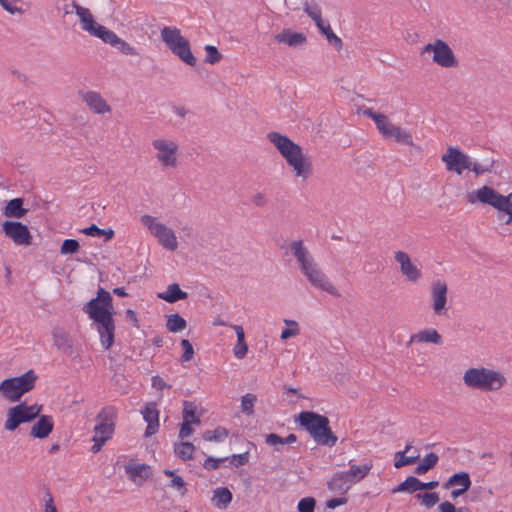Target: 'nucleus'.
<instances>
[{"instance_id": "f257e3e1", "label": "nucleus", "mask_w": 512, "mask_h": 512, "mask_svg": "<svg viewBox=\"0 0 512 512\" xmlns=\"http://www.w3.org/2000/svg\"><path fill=\"white\" fill-rule=\"evenodd\" d=\"M83 311L93 321L102 348L109 350L114 343L116 328L113 319L115 310L111 294L100 287L97 296L83 306Z\"/></svg>"}, {"instance_id": "f03ea898", "label": "nucleus", "mask_w": 512, "mask_h": 512, "mask_svg": "<svg viewBox=\"0 0 512 512\" xmlns=\"http://www.w3.org/2000/svg\"><path fill=\"white\" fill-rule=\"evenodd\" d=\"M266 137L286 160L296 177L303 180H307L310 177L313 170L312 162L310 158L303 153V149L300 145L292 141L288 136L276 131L269 132Z\"/></svg>"}, {"instance_id": "7ed1b4c3", "label": "nucleus", "mask_w": 512, "mask_h": 512, "mask_svg": "<svg viewBox=\"0 0 512 512\" xmlns=\"http://www.w3.org/2000/svg\"><path fill=\"white\" fill-rule=\"evenodd\" d=\"M77 16L81 22L82 30L90 35L101 39L104 43L111 45L120 53L129 56H138V50L117 36L115 32L95 21L89 9L80 6L75 1L72 2Z\"/></svg>"}, {"instance_id": "20e7f679", "label": "nucleus", "mask_w": 512, "mask_h": 512, "mask_svg": "<svg viewBox=\"0 0 512 512\" xmlns=\"http://www.w3.org/2000/svg\"><path fill=\"white\" fill-rule=\"evenodd\" d=\"M296 421L321 446L333 447L337 443V436L330 428L329 419L322 414L313 411H302Z\"/></svg>"}, {"instance_id": "39448f33", "label": "nucleus", "mask_w": 512, "mask_h": 512, "mask_svg": "<svg viewBox=\"0 0 512 512\" xmlns=\"http://www.w3.org/2000/svg\"><path fill=\"white\" fill-rule=\"evenodd\" d=\"M463 383L469 389L492 392L500 390L506 384V378L498 370L479 366L464 372Z\"/></svg>"}, {"instance_id": "423d86ee", "label": "nucleus", "mask_w": 512, "mask_h": 512, "mask_svg": "<svg viewBox=\"0 0 512 512\" xmlns=\"http://www.w3.org/2000/svg\"><path fill=\"white\" fill-rule=\"evenodd\" d=\"M467 201L471 204L480 202L492 206L498 211V218L505 224L512 222V192L504 196L492 187L483 186L467 194Z\"/></svg>"}, {"instance_id": "0eeeda50", "label": "nucleus", "mask_w": 512, "mask_h": 512, "mask_svg": "<svg viewBox=\"0 0 512 512\" xmlns=\"http://www.w3.org/2000/svg\"><path fill=\"white\" fill-rule=\"evenodd\" d=\"M37 378L33 369L21 376L6 378L0 382V394L11 403L19 402L25 393L34 389Z\"/></svg>"}, {"instance_id": "6e6552de", "label": "nucleus", "mask_w": 512, "mask_h": 512, "mask_svg": "<svg viewBox=\"0 0 512 512\" xmlns=\"http://www.w3.org/2000/svg\"><path fill=\"white\" fill-rule=\"evenodd\" d=\"M161 39L171 52L189 66H195L196 58L191 52L189 41L177 27L165 26L161 29Z\"/></svg>"}, {"instance_id": "1a4fd4ad", "label": "nucleus", "mask_w": 512, "mask_h": 512, "mask_svg": "<svg viewBox=\"0 0 512 512\" xmlns=\"http://www.w3.org/2000/svg\"><path fill=\"white\" fill-rule=\"evenodd\" d=\"M41 410V405H28L26 402L10 407L7 410L4 429L10 432L15 431L21 424L35 420L40 415Z\"/></svg>"}, {"instance_id": "9d476101", "label": "nucleus", "mask_w": 512, "mask_h": 512, "mask_svg": "<svg viewBox=\"0 0 512 512\" xmlns=\"http://www.w3.org/2000/svg\"><path fill=\"white\" fill-rule=\"evenodd\" d=\"M141 223L147 227L150 233L158 239V242L167 250L175 251L178 242L174 231L165 224L159 222L156 217L151 215L141 216Z\"/></svg>"}, {"instance_id": "9b49d317", "label": "nucleus", "mask_w": 512, "mask_h": 512, "mask_svg": "<svg viewBox=\"0 0 512 512\" xmlns=\"http://www.w3.org/2000/svg\"><path fill=\"white\" fill-rule=\"evenodd\" d=\"M155 158L162 168H175L178 164V144L171 139L159 138L152 141Z\"/></svg>"}, {"instance_id": "f8f14e48", "label": "nucleus", "mask_w": 512, "mask_h": 512, "mask_svg": "<svg viewBox=\"0 0 512 512\" xmlns=\"http://www.w3.org/2000/svg\"><path fill=\"white\" fill-rule=\"evenodd\" d=\"M307 278L310 285L320 291L326 292L329 295L339 297V290L335 287L329 277L322 271L318 264L314 261L301 271Z\"/></svg>"}, {"instance_id": "ddd939ff", "label": "nucleus", "mask_w": 512, "mask_h": 512, "mask_svg": "<svg viewBox=\"0 0 512 512\" xmlns=\"http://www.w3.org/2000/svg\"><path fill=\"white\" fill-rule=\"evenodd\" d=\"M423 52H433V61L441 67L457 66V60L452 49L443 40L436 39L434 42L426 44L423 47Z\"/></svg>"}, {"instance_id": "4468645a", "label": "nucleus", "mask_w": 512, "mask_h": 512, "mask_svg": "<svg viewBox=\"0 0 512 512\" xmlns=\"http://www.w3.org/2000/svg\"><path fill=\"white\" fill-rule=\"evenodd\" d=\"M430 298L433 313L439 317L446 316L448 312V286L444 281L436 280L432 282Z\"/></svg>"}, {"instance_id": "2eb2a0df", "label": "nucleus", "mask_w": 512, "mask_h": 512, "mask_svg": "<svg viewBox=\"0 0 512 512\" xmlns=\"http://www.w3.org/2000/svg\"><path fill=\"white\" fill-rule=\"evenodd\" d=\"M446 169L461 175L464 170L470 168V157L457 147H449L441 157Z\"/></svg>"}, {"instance_id": "dca6fc26", "label": "nucleus", "mask_w": 512, "mask_h": 512, "mask_svg": "<svg viewBox=\"0 0 512 512\" xmlns=\"http://www.w3.org/2000/svg\"><path fill=\"white\" fill-rule=\"evenodd\" d=\"M114 409L112 407L103 408L97 418L101 420L94 428L93 438H98L101 443H105L112 438L114 434L115 424L113 422Z\"/></svg>"}, {"instance_id": "f3484780", "label": "nucleus", "mask_w": 512, "mask_h": 512, "mask_svg": "<svg viewBox=\"0 0 512 512\" xmlns=\"http://www.w3.org/2000/svg\"><path fill=\"white\" fill-rule=\"evenodd\" d=\"M5 236L11 239L16 245H29L31 234L28 227L18 221L6 220L2 224Z\"/></svg>"}, {"instance_id": "a211bd4d", "label": "nucleus", "mask_w": 512, "mask_h": 512, "mask_svg": "<svg viewBox=\"0 0 512 512\" xmlns=\"http://www.w3.org/2000/svg\"><path fill=\"white\" fill-rule=\"evenodd\" d=\"M79 96L81 100L89 107L95 114H106L111 112V106L97 91H80Z\"/></svg>"}, {"instance_id": "6ab92c4d", "label": "nucleus", "mask_w": 512, "mask_h": 512, "mask_svg": "<svg viewBox=\"0 0 512 512\" xmlns=\"http://www.w3.org/2000/svg\"><path fill=\"white\" fill-rule=\"evenodd\" d=\"M396 262L400 265L401 273L410 282H417L422 277L421 270L411 261L410 256L404 251H396L394 254Z\"/></svg>"}, {"instance_id": "aec40b11", "label": "nucleus", "mask_w": 512, "mask_h": 512, "mask_svg": "<svg viewBox=\"0 0 512 512\" xmlns=\"http://www.w3.org/2000/svg\"><path fill=\"white\" fill-rule=\"evenodd\" d=\"M147 427L144 432L145 437L156 434L159 430V410L155 402L146 403L140 410Z\"/></svg>"}, {"instance_id": "412c9836", "label": "nucleus", "mask_w": 512, "mask_h": 512, "mask_svg": "<svg viewBox=\"0 0 512 512\" xmlns=\"http://www.w3.org/2000/svg\"><path fill=\"white\" fill-rule=\"evenodd\" d=\"M128 478L136 485H142L152 476V469L145 463H128L124 466Z\"/></svg>"}, {"instance_id": "4be33fe9", "label": "nucleus", "mask_w": 512, "mask_h": 512, "mask_svg": "<svg viewBox=\"0 0 512 512\" xmlns=\"http://www.w3.org/2000/svg\"><path fill=\"white\" fill-rule=\"evenodd\" d=\"M360 112L374 121L376 128L384 138L389 137V134L395 125L392 124L386 115L375 112L371 108L367 107L361 108Z\"/></svg>"}, {"instance_id": "5701e85b", "label": "nucleus", "mask_w": 512, "mask_h": 512, "mask_svg": "<svg viewBox=\"0 0 512 512\" xmlns=\"http://www.w3.org/2000/svg\"><path fill=\"white\" fill-rule=\"evenodd\" d=\"M277 43L285 44L291 48L303 46L307 42V36L303 32H297L290 28L283 29L274 35Z\"/></svg>"}, {"instance_id": "b1692460", "label": "nucleus", "mask_w": 512, "mask_h": 512, "mask_svg": "<svg viewBox=\"0 0 512 512\" xmlns=\"http://www.w3.org/2000/svg\"><path fill=\"white\" fill-rule=\"evenodd\" d=\"M289 249L291 254L297 260L301 271L314 262L312 255L304 246L302 240H294L290 242Z\"/></svg>"}, {"instance_id": "393cba45", "label": "nucleus", "mask_w": 512, "mask_h": 512, "mask_svg": "<svg viewBox=\"0 0 512 512\" xmlns=\"http://www.w3.org/2000/svg\"><path fill=\"white\" fill-rule=\"evenodd\" d=\"M37 418L38 420L31 427L30 434L34 438H46L53 431V418L50 415H41Z\"/></svg>"}, {"instance_id": "a878e982", "label": "nucleus", "mask_w": 512, "mask_h": 512, "mask_svg": "<svg viewBox=\"0 0 512 512\" xmlns=\"http://www.w3.org/2000/svg\"><path fill=\"white\" fill-rule=\"evenodd\" d=\"M352 486L353 484L342 471L334 473L327 482V488L329 491L341 495L346 494Z\"/></svg>"}, {"instance_id": "bb28decb", "label": "nucleus", "mask_w": 512, "mask_h": 512, "mask_svg": "<svg viewBox=\"0 0 512 512\" xmlns=\"http://www.w3.org/2000/svg\"><path fill=\"white\" fill-rule=\"evenodd\" d=\"M373 467L372 462H366L362 465L351 464L349 462V469L347 471H342L346 474L347 478L354 485L364 479L371 471Z\"/></svg>"}, {"instance_id": "cd10ccee", "label": "nucleus", "mask_w": 512, "mask_h": 512, "mask_svg": "<svg viewBox=\"0 0 512 512\" xmlns=\"http://www.w3.org/2000/svg\"><path fill=\"white\" fill-rule=\"evenodd\" d=\"M410 343H432L436 345L442 344V337L438 331L434 328H425L419 332L412 334L410 337Z\"/></svg>"}, {"instance_id": "c85d7f7f", "label": "nucleus", "mask_w": 512, "mask_h": 512, "mask_svg": "<svg viewBox=\"0 0 512 512\" xmlns=\"http://www.w3.org/2000/svg\"><path fill=\"white\" fill-rule=\"evenodd\" d=\"M157 297L168 303H175L179 300L187 299L188 294L187 292L181 290L177 283H173L168 285L164 292L158 293Z\"/></svg>"}, {"instance_id": "c756f323", "label": "nucleus", "mask_w": 512, "mask_h": 512, "mask_svg": "<svg viewBox=\"0 0 512 512\" xmlns=\"http://www.w3.org/2000/svg\"><path fill=\"white\" fill-rule=\"evenodd\" d=\"M233 495L226 487H219L214 490L212 502L216 508L225 509L232 501Z\"/></svg>"}, {"instance_id": "7c9ffc66", "label": "nucleus", "mask_w": 512, "mask_h": 512, "mask_svg": "<svg viewBox=\"0 0 512 512\" xmlns=\"http://www.w3.org/2000/svg\"><path fill=\"white\" fill-rule=\"evenodd\" d=\"M454 486L468 490L471 486V479L469 474L467 472L455 473L452 476H450L443 485V487L446 489H449Z\"/></svg>"}, {"instance_id": "2f4dec72", "label": "nucleus", "mask_w": 512, "mask_h": 512, "mask_svg": "<svg viewBox=\"0 0 512 512\" xmlns=\"http://www.w3.org/2000/svg\"><path fill=\"white\" fill-rule=\"evenodd\" d=\"M233 329L237 335V343L233 348V353L237 359H243L248 352V345L245 341V333L240 325H233Z\"/></svg>"}, {"instance_id": "473e14b6", "label": "nucleus", "mask_w": 512, "mask_h": 512, "mask_svg": "<svg viewBox=\"0 0 512 512\" xmlns=\"http://www.w3.org/2000/svg\"><path fill=\"white\" fill-rule=\"evenodd\" d=\"M27 213V209L23 208V199L22 198H14L10 200L4 210L3 214L6 217L12 218H21Z\"/></svg>"}, {"instance_id": "72a5a7b5", "label": "nucleus", "mask_w": 512, "mask_h": 512, "mask_svg": "<svg viewBox=\"0 0 512 512\" xmlns=\"http://www.w3.org/2000/svg\"><path fill=\"white\" fill-rule=\"evenodd\" d=\"M319 31L326 36L327 41L332 44L337 50H341L343 46V42L340 37H338L332 30L330 24L326 21L317 25Z\"/></svg>"}, {"instance_id": "f704fd0d", "label": "nucleus", "mask_w": 512, "mask_h": 512, "mask_svg": "<svg viewBox=\"0 0 512 512\" xmlns=\"http://www.w3.org/2000/svg\"><path fill=\"white\" fill-rule=\"evenodd\" d=\"M388 138L394 139L396 142L401 144L413 146V138L411 133L408 130L399 126H394Z\"/></svg>"}, {"instance_id": "c9c22d12", "label": "nucleus", "mask_w": 512, "mask_h": 512, "mask_svg": "<svg viewBox=\"0 0 512 512\" xmlns=\"http://www.w3.org/2000/svg\"><path fill=\"white\" fill-rule=\"evenodd\" d=\"M422 481H420L415 476H408L402 483H400L397 488H395L394 492H409L414 493L418 490H421Z\"/></svg>"}, {"instance_id": "e433bc0d", "label": "nucleus", "mask_w": 512, "mask_h": 512, "mask_svg": "<svg viewBox=\"0 0 512 512\" xmlns=\"http://www.w3.org/2000/svg\"><path fill=\"white\" fill-rule=\"evenodd\" d=\"M195 446L191 442H180L174 445V452L183 461L193 458Z\"/></svg>"}, {"instance_id": "4c0bfd02", "label": "nucleus", "mask_w": 512, "mask_h": 512, "mask_svg": "<svg viewBox=\"0 0 512 512\" xmlns=\"http://www.w3.org/2000/svg\"><path fill=\"white\" fill-rule=\"evenodd\" d=\"M52 337L58 349H69L72 347L69 337L63 328L55 327L52 330Z\"/></svg>"}, {"instance_id": "58836bf2", "label": "nucleus", "mask_w": 512, "mask_h": 512, "mask_svg": "<svg viewBox=\"0 0 512 512\" xmlns=\"http://www.w3.org/2000/svg\"><path fill=\"white\" fill-rule=\"evenodd\" d=\"M439 460V457L436 453L430 452L423 458L422 462L415 468V474L423 475L428 470L433 468Z\"/></svg>"}, {"instance_id": "ea45409f", "label": "nucleus", "mask_w": 512, "mask_h": 512, "mask_svg": "<svg viewBox=\"0 0 512 512\" xmlns=\"http://www.w3.org/2000/svg\"><path fill=\"white\" fill-rule=\"evenodd\" d=\"M303 10L315 22L316 26L324 22L322 19V10L316 2H305L303 4Z\"/></svg>"}, {"instance_id": "a19ab883", "label": "nucleus", "mask_w": 512, "mask_h": 512, "mask_svg": "<svg viewBox=\"0 0 512 512\" xmlns=\"http://www.w3.org/2000/svg\"><path fill=\"white\" fill-rule=\"evenodd\" d=\"M186 320L178 313L171 314L167 317L166 327L170 332L176 333L186 328Z\"/></svg>"}, {"instance_id": "79ce46f5", "label": "nucleus", "mask_w": 512, "mask_h": 512, "mask_svg": "<svg viewBox=\"0 0 512 512\" xmlns=\"http://www.w3.org/2000/svg\"><path fill=\"white\" fill-rule=\"evenodd\" d=\"M229 435V431L223 427L218 426L214 430H208L203 434V439L209 442H223Z\"/></svg>"}, {"instance_id": "37998d69", "label": "nucleus", "mask_w": 512, "mask_h": 512, "mask_svg": "<svg viewBox=\"0 0 512 512\" xmlns=\"http://www.w3.org/2000/svg\"><path fill=\"white\" fill-rule=\"evenodd\" d=\"M183 406V421H188L193 424L199 425L200 419L196 415V405L193 402L185 401Z\"/></svg>"}, {"instance_id": "c03bdc74", "label": "nucleus", "mask_w": 512, "mask_h": 512, "mask_svg": "<svg viewBox=\"0 0 512 512\" xmlns=\"http://www.w3.org/2000/svg\"><path fill=\"white\" fill-rule=\"evenodd\" d=\"M284 323L287 325L281 332V340H287L291 337H295L300 333L299 324L295 320L284 319Z\"/></svg>"}, {"instance_id": "a18cd8bd", "label": "nucleus", "mask_w": 512, "mask_h": 512, "mask_svg": "<svg viewBox=\"0 0 512 512\" xmlns=\"http://www.w3.org/2000/svg\"><path fill=\"white\" fill-rule=\"evenodd\" d=\"M493 165H494V161L493 160H486L483 163H479L477 161H472L470 159V168H468V169L472 170L475 173L476 176H480V175H483L485 173L491 172L492 168H493Z\"/></svg>"}, {"instance_id": "49530a36", "label": "nucleus", "mask_w": 512, "mask_h": 512, "mask_svg": "<svg viewBox=\"0 0 512 512\" xmlns=\"http://www.w3.org/2000/svg\"><path fill=\"white\" fill-rule=\"evenodd\" d=\"M419 457H420L419 454L406 456V454H404V452L398 451L395 453L394 467L401 468V467H404L407 465L414 464L419 459Z\"/></svg>"}, {"instance_id": "de8ad7c7", "label": "nucleus", "mask_w": 512, "mask_h": 512, "mask_svg": "<svg viewBox=\"0 0 512 512\" xmlns=\"http://www.w3.org/2000/svg\"><path fill=\"white\" fill-rule=\"evenodd\" d=\"M257 401L256 395L252 393H247L246 395L242 396L241 399V409L242 412L246 415L250 416L254 413V405Z\"/></svg>"}, {"instance_id": "09e8293b", "label": "nucleus", "mask_w": 512, "mask_h": 512, "mask_svg": "<svg viewBox=\"0 0 512 512\" xmlns=\"http://www.w3.org/2000/svg\"><path fill=\"white\" fill-rule=\"evenodd\" d=\"M316 500L313 497L302 498L297 505L298 512H314Z\"/></svg>"}, {"instance_id": "8fccbe9b", "label": "nucleus", "mask_w": 512, "mask_h": 512, "mask_svg": "<svg viewBox=\"0 0 512 512\" xmlns=\"http://www.w3.org/2000/svg\"><path fill=\"white\" fill-rule=\"evenodd\" d=\"M228 457L215 458L213 456H208L203 462V468L208 471L216 470L220 467V464L228 461Z\"/></svg>"}, {"instance_id": "3c124183", "label": "nucleus", "mask_w": 512, "mask_h": 512, "mask_svg": "<svg viewBox=\"0 0 512 512\" xmlns=\"http://www.w3.org/2000/svg\"><path fill=\"white\" fill-rule=\"evenodd\" d=\"M265 443L271 447H274L275 451L279 452L281 449L279 446L285 445L284 438L276 433H270L265 435Z\"/></svg>"}, {"instance_id": "603ef678", "label": "nucleus", "mask_w": 512, "mask_h": 512, "mask_svg": "<svg viewBox=\"0 0 512 512\" xmlns=\"http://www.w3.org/2000/svg\"><path fill=\"white\" fill-rule=\"evenodd\" d=\"M80 245L75 239H65L61 245V254H72L78 251Z\"/></svg>"}, {"instance_id": "864d4df0", "label": "nucleus", "mask_w": 512, "mask_h": 512, "mask_svg": "<svg viewBox=\"0 0 512 512\" xmlns=\"http://www.w3.org/2000/svg\"><path fill=\"white\" fill-rule=\"evenodd\" d=\"M205 51H206L205 62H207L209 64H215L220 61L221 54L219 53V51L217 50V48L215 46L206 45Z\"/></svg>"}, {"instance_id": "5fc2aeb1", "label": "nucleus", "mask_w": 512, "mask_h": 512, "mask_svg": "<svg viewBox=\"0 0 512 512\" xmlns=\"http://www.w3.org/2000/svg\"><path fill=\"white\" fill-rule=\"evenodd\" d=\"M417 496L422 499V504L428 508L433 507L439 501V495L436 492H426Z\"/></svg>"}, {"instance_id": "6e6d98bb", "label": "nucleus", "mask_w": 512, "mask_h": 512, "mask_svg": "<svg viewBox=\"0 0 512 512\" xmlns=\"http://www.w3.org/2000/svg\"><path fill=\"white\" fill-rule=\"evenodd\" d=\"M231 465L235 467L246 465L249 462V452H244L240 454H233L228 457Z\"/></svg>"}, {"instance_id": "4d7b16f0", "label": "nucleus", "mask_w": 512, "mask_h": 512, "mask_svg": "<svg viewBox=\"0 0 512 512\" xmlns=\"http://www.w3.org/2000/svg\"><path fill=\"white\" fill-rule=\"evenodd\" d=\"M181 346L183 347V355L181 357L182 362H188L193 358L194 350L193 346L187 339H182Z\"/></svg>"}, {"instance_id": "13d9d810", "label": "nucleus", "mask_w": 512, "mask_h": 512, "mask_svg": "<svg viewBox=\"0 0 512 512\" xmlns=\"http://www.w3.org/2000/svg\"><path fill=\"white\" fill-rule=\"evenodd\" d=\"M440 512H472L468 507L456 508L452 503L445 501L442 502L438 507Z\"/></svg>"}, {"instance_id": "bf43d9fd", "label": "nucleus", "mask_w": 512, "mask_h": 512, "mask_svg": "<svg viewBox=\"0 0 512 512\" xmlns=\"http://www.w3.org/2000/svg\"><path fill=\"white\" fill-rule=\"evenodd\" d=\"M168 486L177 489L181 495H185L187 492L186 483L179 475L174 476Z\"/></svg>"}, {"instance_id": "052dcab7", "label": "nucleus", "mask_w": 512, "mask_h": 512, "mask_svg": "<svg viewBox=\"0 0 512 512\" xmlns=\"http://www.w3.org/2000/svg\"><path fill=\"white\" fill-rule=\"evenodd\" d=\"M0 5L4 10H6L10 14L22 13V9L15 5V0H0Z\"/></svg>"}, {"instance_id": "680f3d73", "label": "nucleus", "mask_w": 512, "mask_h": 512, "mask_svg": "<svg viewBox=\"0 0 512 512\" xmlns=\"http://www.w3.org/2000/svg\"><path fill=\"white\" fill-rule=\"evenodd\" d=\"M82 233L92 237H102L105 233V229L99 228L97 225L92 224L82 230Z\"/></svg>"}, {"instance_id": "e2e57ef3", "label": "nucleus", "mask_w": 512, "mask_h": 512, "mask_svg": "<svg viewBox=\"0 0 512 512\" xmlns=\"http://www.w3.org/2000/svg\"><path fill=\"white\" fill-rule=\"evenodd\" d=\"M191 422L183 421L179 431V437L181 439L189 437L193 433V428L191 427Z\"/></svg>"}, {"instance_id": "0e129e2a", "label": "nucleus", "mask_w": 512, "mask_h": 512, "mask_svg": "<svg viewBox=\"0 0 512 512\" xmlns=\"http://www.w3.org/2000/svg\"><path fill=\"white\" fill-rule=\"evenodd\" d=\"M151 385L156 390H163L165 388H169L170 386L163 380L162 377L156 375L151 378Z\"/></svg>"}, {"instance_id": "69168bd1", "label": "nucleus", "mask_w": 512, "mask_h": 512, "mask_svg": "<svg viewBox=\"0 0 512 512\" xmlns=\"http://www.w3.org/2000/svg\"><path fill=\"white\" fill-rule=\"evenodd\" d=\"M252 203L257 206V207H263L265 206L267 203H268V198L266 197V195L262 192H257L253 197H252Z\"/></svg>"}, {"instance_id": "338daca9", "label": "nucleus", "mask_w": 512, "mask_h": 512, "mask_svg": "<svg viewBox=\"0 0 512 512\" xmlns=\"http://www.w3.org/2000/svg\"><path fill=\"white\" fill-rule=\"evenodd\" d=\"M348 501V499L346 497H337V498H332V499H329L327 502H326V506L327 508L329 509H335L336 507L338 506H341V505H344L346 504Z\"/></svg>"}, {"instance_id": "774afa93", "label": "nucleus", "mask_w": 512, "mask_h": 512, "mask_svg": "<svg viewBox=\"0 0 512 512\" xmlns=\"http://www.w3.org/2000/svg\"><path fill=\"white\" fill-rule=\"evenodd\" d=\"M46 496H47V499H46V502H45L44 512H57V509H56V507L54 505V502H53V497L50 494V492H47Z\"/></svg>"}]
</instances>
